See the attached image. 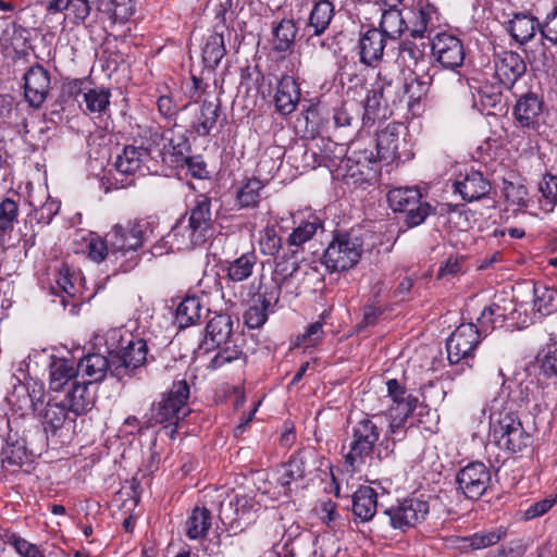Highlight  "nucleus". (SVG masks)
Returning <instances> with one entry per match:
<instances>
[{"instance_id": "nucleus-1", "label": "nucleus", "mask_w": 557, "mask_h": 557, "mask_svg": "<svg viewBox=\"0 0 557 557\" xmlns=\"http://www.w3.org/2000/svg\"><path fill=\"white\" fill-rule=\"evenodd\" d=\"M211 198L198 195L166 235L175 251H189L203 246L213 235L214 219Z\"/></svg>"}, {"instance_id": "nucleus-2", "label": "nucleus", "mask_w": 557, "mask_h": 557, "mask_svg": "<svg viewBox=\"0 0 557 557\" xmlns=\"http://www.w3.org/2000/svg\"><path fill=\"white\" fill-rule=\"evenodd\" d=\"M384 416H366L351 428L349 451L345 456V467L351 472L359 471L374 453L377 455L379 440L383 433Z\"/></svg>"}, {"instance_id": "nucleus-3", "label": "nucleus", "mask_w": 557, "mask_h": 557, "mask_svg": "<svg viewBox=\"0 0 557 557\" xmlns=\"http://www.w3.org/2000/svg\"><path fill=\"white\" fill-rule=\"evenodd\" d=\"M113 363L112 376L122 380L131 376L133 372L147 361L148 346L144 338L121 330H113L109 334L108 342Z\"/></svg>"}, {"instance_id": "nucleus-4", "label": "nucleus", "mask_w": 557, "mask_h": 557, "mask_svg": "<svg viewBox=\"0 0 557 557\" xmlns=\"http://www.w3.org/2000/svg\"><path fill=\"white\" fill-rule=\"evenodd\" d=\"M363 240L352 232H337L327 245L322 262L330 272L352 269L361 259Z\"/></svg>"}, {"instance_id": "nucleus-5", "label": "nucleus", "mask_w": 557, "mask_h": 557, "mask_svg": "<svg viewBox=\"0 0 557 557\" xmlns=\"http://www.w3.org/2000/svg\"><path fill=\"white\" fill-rule=\"evenodd\" d=\"M189 394V385L185 380L174 382L171 389L162 396V399L151 406L150 418L146 421L145 428L148 429L164 423L177 425L178 421L188 413L186 405Z\"/></svg>"}, {"instance_id": "nucleus-6", "label": "nucleus", "mask_w": 557, "mask_h": 557, "mask_svg": "<svg viewBox=\"0 0 557 557\" xmlns=\"http://www.w3.org/2000/svg\"><path fill=\"white\" fill-rule=\"evenodd\" d=\"M387 201L395 212L405 214L404 222L408 227H414L425 221L434 209L422 201V195L414 187H398L388 191Z\"/></svg>"}, {"instance_id": "nucleus-7", "label": "nucleus", "mask_w": 557, "mask_h": 557, "mask_svg": "<svg viewBox=\"0 0 557 557\" xmlns=\"http://www.w3.org/2000/svg\"><path fill=\"white\" fill-rule=\"evenodd\" d=\"M260 505L248 495H227L220 504L222 524L235 534L243 532L256 519Z\"/></svg>"}, {"instance_id": "nucleus-8", "label": "nucleus", "mask_w": 557, "mask_h": 557, "mask_svg": "<svg viewBox=\"0 0 557 557\" xmlns=\"http://www.w3.org/2000/svg\"><path fill=\"white\" fill-rule=\"evenodd\" d=\"M491 420L496 423L494 434L500 447L511 453H518L531 444L530 434L524 431L515 413L508 412L502 416L494 411L491 414Z\"/></svg>"}, {"instance_id": "nucleus-9", "label": "nucleus", "mask_w": 557, "mask_h": 557, "mask_svg": "<svg viewBox=\"0 0 557 557\" xmlns=\"http://www.w3.org/2000/svg\"><path fill=\"white\" fill-rule=\"evenodd\" d=\"M284 533L280 543L275 545V549L281 557H314L315 537L309 531H305L301 527L293 522L287 528L282 524Z\"/></svg>"}, {"instance_id": "nucleus-10", "label": "nucleus", "mask_w": 557, "mask_h": 557, "mask_svg": "<svg viewBox=\"0 0 557 557\" xmlns=\"http://www.w3.org/2000/svg\"><path fill=\"white\" fill-rule=\"evenodd\" d=\"M416 404L417 399H410L408 403H401L400 408L389 409L388 429L377 447V458L380 460L391 457L394 454L396 443L405 437L406 423Z\"/></svg>"}, {"instance_id": "nucleus-11", "label": "nucleus", "mask_w": 557, "mask_h": 557, "mask_svg": "<svg viewBox=\"0 0 557 557\" xmlns=\"http://www.w3.org/2000/svg\"><path fill=\"white\" fill-rule=\"evenodd\" d=\"M114 165L117 173L126 176L158 172V161L151 156V150L141 146H125L116 156Z\"/></svg>"}, {"instance_id": "nucleus-12", "label": "nucleus", "mask_w": 557, "mask_h": 557, "mask_svg": "<svg viewBox=\"0 0 557 557\" xmlns=\"http://www.w3.org/2000/svg\"><path fill=\"white\" fill-rule=\"evenodd\" d=\"M481 342L474 323L460 324L447 338L446 350L450 364H457L465 361L469 364V359L473 357V351Z\"/></svg>"}, {"instance_id": "nucleus-13", "label": "nucleus", "mask_w": 557, "mask_h": 557, "mask_svg": "<svg viewBox=\"0 0 557 557\" xmlns=\"http://www.w3.org/2000/svg\"><path fill=\"white\" fill-rule=\"evenodd\" d=\"M430 506L424 499L408 497L387 508L385 515L394 529L407 530L423 521L429 513Z\"/></svg>"}, {"instance_id": "nucleus-14", "label": "nucleus", "mask_w": 557, "mask_h": 557, "mask_svg": "<svg viewBox=\"0 0 557 557\" xmlns=\"http://www.w3.org/2000/svg\"><path fill=\"white\" fill-rule=\"evenodd\" d=\"M148 227L149 224L145 221H127L125 224H115L107 234L110 249L121 252L137 250L143 246Z\"/></svg>"}, {"instance_id": "nucleus-15", "label": "nucleus", "mask_w": 557, "mask_h": 557, "mask_svg": "<svg viewBox=\"0 0 557 557\" xmlns=\"http://www.w3.org/2000/svg\"><path fill=\"white\" fill-rule=\"evenodd\" d=\"M456 482L467 498L478 500L487 491L491 471L483 462L474 461L459 470Z\"/></svg>"}, {"instance_id": "nucleus-16", "label": "nucleus", "mask_w": 557, "mask_h": 557, "mask_svg": "<svg viewBox=\"0 0 557 557\" xmlns=\"http://www.w3.org/2000/svg\"><path fill=\"white\" fill-rule=\"evenodd\" d=\"M24 97L33 108H40L50 90V74L40 64L30 66L23 76Z\"/></svg>"}, {"instance_id": "nucleus-17", "label": "nucleus", "mask_w": 557, "mask_h": 557, "mask_svg": "<svg viewBox=\"0 0 557 557\" xmlns=\"http://www.w3.org/2000/svg\"><path fill=\"white\" fill-rule=\"evenodd\" d=\"M361 26L358 40L359 60L367 66H375L383 58L387 38L376 27Z\"/></svg>"}, {"instance_id": "nucleus-18", "label": "nucleus", "mask_w": 557, "mask_h": 557, "mask_svg": "<svg viewBox=\"0 0 557 557\" xmlns=\"http://www.w3.org/2000/svg\"><path fill=\"white\" fill-rule=\"evenodd\" d=\"M433 54L445 69H457L463 64L465 49L457 37L449 34H438L432 44Z\"/></svg>"}, {"instance_id": "nucleus-19", "label": "nucleus", "mask_w": 557, "mask_h": 557, "mask_svg": "<svg viewBox=\"0 0 557 557\" xmlns=\"http://www.w3.org/2000/svg\"><path fill=\"white\" fill-rule=\"evenodd\" d=\"M401 125L388 124L376 136L377 158L386 163L400 160L405 156L406 141L400 137Z\"/></svg>"}, {"instance_id": "nucleus-20", "label": "nucleus", "mask_w": 557, "mask_h": 557, "mask_svg": "<svg viewBox=\"0 0 557 557\" xmlns=\"http://www.w3.org/2000/svg\"><path fill=\"white\" fill-rule=\"evenodd\" d=\"M375 86L379 90V98L383 99L388 110L391 106L401 102L403 94H408L410 101L418 100L421 94H425L428 89L425 84L418 79L410 84H403L400 81H381Z\"/></svg>"}, {"instance_id": "nucleus-21", "label": "nucleus", "mask_w": 557, "mask_h": 557, "mask_svg": "<svg viewBox=\"0 0 557 557\" xmlns=\"http://www.w3.org/2000/svg\"><path fill=\"white\" fill-rule=\"evenodd\" d=\"M491 188V183L483 173L473 169L460 173L454 182L455 191L468 202L486 197Z\"/></svg>"}, {"instance_id": "nucleus-22", "label": "nucleus", "mask_w": 557, "mask_h": 557, "mask_svg": "<svg viewBox=\"0 0 557 557\" xmlns=\"http://www.w3.org/2000/svg\"><path fill=\"white\" fill-rule=\"evenodd\" d=\"M543 100L534 92L521 96L513 108V116L521 127L539 131L543 122Z\"/></svg>"}, {"instance_id": "nucleus-23", "label": "nucleus", "mask_w": 557, "mask_h": 557, "mask_svg": "<svg viewBox=\"0 0 557 557\" xmlns=\"http://www.w3.org/2000/svg\"><path fill=\"white\" fill-rule=\"evenodd\" d=\"M170 131H165L162 133L161 137L165 141L163 144V154H170L172 157L171 162L180 163L185 162L191 175L197 178H202L206 174V164L203 161L187 157L186 152L188 151V141L185 137H178L177 141L174 140L173 137L169 136Z\"/></svg>"}, {"instance_id": "nucleus-24", "label": "nucleus", "mask_w": 557, "mask_h": 557, "mask_svg": "<svg viewBox=\"0 0 557 557\" xmlns=\"http://www.w3.org/2000/svg\"><path fill=\"white\" fill-rule=\"evenodd\" d=\"M60 398L73 413L72 421H75L76 417L84 414L91 410L95 396L89 391V385L81 380L74 381L60 393Z\"/></svg>"}, {"instance_id": "nucleus-25", "label": "nucleus", "mask_w": 557, "mask_h": 557, "mask_svg": "<svg viewBox=\"0 0 557 557\" xmlns=\"http://www.w3.org/2000/svg\"><path fill=\"white\" fill-rule=\"evenodd\" d=\"M527 65L523 59L513 51H504L495 61V79L510 89L515 83L525 73Z\"/></svg>"}, {"instance_id": "nucleus-26", "label": "nucleus", "mask_w": 557, "mask_h": 557, "mask_svg": "<svg viewBox=\"0 0 557 557\" xmlns=\"http://www.w3.org/2000/svg\"><path fill=\"white\" fill-rule=\"evenodd\" d=\"M101 0H48L46 10L49 13L66 12L65 17L73 25H85L91 14V3H99Z\"/></svg>"}, {"instance_id": "nucleus-27", "label": "nucleus", "mask_w": 557, "mask_h": 557, "mask_svg": "<svg viewBox=\"0 0 557 557\" xmlns=\"http://www.w3.org/2000/svg\"><path fill=\"white\" fill-rule=\"evenodd\" d=\"M111 351L109 357L100 354H89L82 358L77 363L78 377L82 376L83 382L91 385L101 382L108 373L112 375Z\"/></svg>"}, {"instance_id": "nucleus-28", "label": "nucleus", "mask_w": 557, "mask_h": 557, "mask_svg": "<svg viewBox=\"0 0 557 557\" xmlns=\"http://www.w3.org/2000/svg\"><path fill=\"white\" fill-rule=\"evenodd\" d=\"M306 454L298 451L294 454L289 460L282 465L281 469L276 472V484L280 490L276 492L277 496H288L292 492V484L305 476L306 471Z\"/></svg>"}, {"instance_id": "nucleus-29", "label": "nucleus", "mask_w": 557, "mask_h": 557, "mask_svg": "<svg viewBox=\"0 0 557 557\" xmlns=\"http://www.w3.org/2000/svg\"><path fill=\"white\" fill-rule=\"evenodd\" d=\"M50 391L60 394L74 381L79 380L76 363L72 359L53 358L50 362Z\"/></svg>"}, {"instance_id": "nucleus-30", "label": "nucleus", "mask_w": 557, "mask_h": 557, "mask_svg": "<svg viewBox=\"0 0 557 557\" xmlns=\"http://www.w3.org/2000/svg\"><path fill=\"white\" fill-rule=\"evenodd\" d=\"M300 100V89L295 78L289 75L283 76L276 87L274 104L282 115L293 113Z\"/></svg>"}, {"instance_id": "nucleus-31", "label": "nucleus", "mask_w": 557, "mask_h": 557, "mask_svg": "<svg viewBox=\"0 0 557 557\" xmlns=\"http://www.w3.org/2000/svg\"><path fill=\"white\" fill-rule=\"evenodd\" d=\"M343 162L351 177L367 180L372 172H375L374 165L376 163V159L374 158L373 152L368 151L367 149L359 151L354 150Z\"/></svg>"}, {"instance_id": "nucleus-32", "label": "nucleus", "mask_w": 557, "mask_h": 557, "mask_svg": "<svg viewBox=\"0 0 557 557\" xmlns=\"http://www.w3.org/2000/svg\"><path fill=\"white\" fill-rule=\"evenodd\" d=\"M236 336L233 333V320L226 313H215L207 323L206 326V342L211 343L218 347L227 339Z\"/></svg>"}, {"instance_id": "nucleus-33", "label": "nucleus", "mask_w": 557, "mask_h": 557, "mask_svg": "<svg viewBox=\"0 0 557 557\" xmlns=\"http://www.w3.org/2000/svg\"><path fill=\"white\" fill-rule=\"evenodd\" d=\"M377 494L370 486H361L352 497V512L361 521H369L373 518L377 507Z\"/></svg>"}, {"instance_id": "nucleus-34", "label": "nucleus", "mask_w": 557, "mask_h": 557, "mask_svg": "<svg viewBox=\"0 0 557 557\" xmlns=\"http://www.w3.org/2000/svg\"><path fill=\"white\" fill-rule=\"evenodd\" d=\"M376 12L381 13V21L377 29L382 32L387 39H398L405 30H408V24L397 9L384 10L382 7L376 8Z\"/></svg>"}, {"instance_id": "nucleus-35", "label": "nucleus", "mask_w": 557, "mask_h": 557, "mask_svg": "<svg viewBox=\"0 0 557 557\" xmlns=\"http://www.w3.org/2000/svg\"><path fill=\"white\" fill-rule=\"evenodd\" d=\"M220 113V104L203 101L195 111L191 128L198 136H207L215 126Z\"/></svg>"}, {"instance_id": "nucleus-36", "label": "nucleus", "mask_w": 557, "mask_h": 557, "mask_svg": "<svg viewBox=\"0 0 557 557\" xmlns=\"http://www.w3.org/2000/svg\"><path fill=\"white\" fill-rule=\"evenodd\" d=\"M78 281V275L72 271L70 265L65 262H61L54 270V282L55 286H52V292L63 293L61 297V302L65 307L66 306V299L65 296L69 298H74L77 293L76 282Z\"/></svg>"}, {"instance_id": "nucleus-37", "label": "nucleus", "mask_w": 557, "mask_h": 557, "mask_svg": "<svg viewBox=\"0 0 557 557\" xmlns=\"http://www.w3.org/2000/svg\"><path fill=\"white\" fill-rule=\"evenodd\" d=\"M58 398L60 396L57 395L53 400L48 401L41 414L45 430L50 429L53 433L61 429L66 420L72 421L73 419L70 417L72 412L67 406L61 399L58 400Z\"/></svg>"}, {"instance_id": "nucleus-38", "label": "nucleus", "mask_w": 557, "mask_h": 557, "mask_svg": "<svg viewBox=\"0 0 557 557\" xmlns=\"http://www.w3.org/2000/svg\"><path fill=\"white\" fill-rule=\"evenodd\" d=\"M334 16V5L329 0H320L312 8L305 32L312 30L315 35H322L329 27Z\"/></svg>"}, {"instance_id": "nucleus-39", "label": "nucleus", "mask_w": 557, "mask_h": 557, "mask_svg": "<svg viewBox=\"0 0 557 557\" xmlns=\"http://www.w3.org/2000/svg\"><path fill=\"white\" fill-rule=\"evenodd\" d=\"M512 38L523 45L531 40L537 30H541L539 21L527 14H516L509 22Z\"/></svg>"}, {"instance_id": "nucleus-40", "label": "nucleus", "mask_w": 557, "mask_h": 557, "mask_svg": "<svg viewBox=\"0 0 557 557\" xmlns=\"http://www.w3.org/2000/svg\"><path fill=\"white\" fill-rule=\"evenodd\" d=\"M201 302L197 296H186L177 306L175 321L181 329L197 323L201 318Z\"/></svg>"}, {"instance_id": "nucleus-41", "label": "nucleus", "mask_w": 557, "mask_h": 557, "mask_svg": "<svg viewBox=\"0 0 557 557\" xmlns=\"http://www.w3.org/2000/svg\"><path fill=\"white\" fill-rule=\"evenodd\" d=\"M257 264V256L247 252L227 263L226 276L231 282L239 283L248 280Z\"/></svg>"}, {"instance_id": "nucleus-42", "label": "nucleus", "mask_w": 557, "mask_h": 557, "mask_svg": "<svg viewBox=\"0 0 557 557\" xmlns=\"http://www.w3.org/2000/svg\"><path fill=\"white\" fill-rule=\"evenodd\" d=\"M244 338L242 335H236L227 342L222 343L219 352L212 358L210 364L213 369L223 367L226 363L246 358L243 351Z\"/></svg>"}, {"instance_id": "nucleus-43", "label": "nucleus", "mask_w": 557, "mask_h": 557, "mask_svg": "<svg viewBox=\"0 0 557 557\" xmlns=\"http://www.w3.org/2000/svg\"><path fill=\"white\" fill-rule=\"evenodd\" d=\"M297 26L293 20L283 18L273 27V49L277 52L288 51L295 42Z\"/></svg>"}, {"instance_id": "nucleus-44", "label": "nucleus", "mask_w": 557, "mask_h": 557, "mask_svg": "<svg viewBox=\"0 0 557 557\" xmlns=\"http://www.w3.org/2000/svg\"><path fill=\"white\" fill-rule=\"evenodd\" d=\"M505 321V310L496 304L485 307L480 317L476 319L478 334L480 337L487 336L497 324H503Z\"/></svg>"}, {"instance_id": "nucleus-45", "label": "nucleus", "mask_w": 557, "mask_h": 557, "mask_svg": "<svg viewBox=\"0 0 557 557\" xmlns=\"http://www.w3.org/2000/svg\"><path fill=\"white\" fill-rule=\"evenodd\" d=\"M211 527V513L205 507H196L186 521V535L197 540L207 534Z\"/></svg>"}, {"instance_id": "nucleus-46", "label": "nucleus", "mask_w": 557, "mask_h": 557, "mask_svg": "<svg viewBox=\"0 0 557 557\" xmlns=\"http://www.w3.org/2000/svg\"><path fill=\"white\" fill-rule=\"evenodd\" d=\"M226 54L224 38L221 34L210 35L202 49V60L207 67L215 69Z\"/></svg>"}, {"instance_id": "nucleus-47", "label": "nucleus", "mask_w": 557, "mask_h": 557, "mask_svg": "<svg viewBox=\"0 0 557 557\" xmlns=\"http://www.w3.org/2000/svg\"><path fill=\"white\" fill-rule=\"evenodd\" d=\"M533 309L541 315H549L557 311V290L547 286H534Z\"/></svg>"}, {"instance_id": "nucleus-48", "label": "nucleus", "mask_w": 557, "mask_h": 557, "mask_svg": "<svg viewBox=\"0 0 557 557\" xmlns=\"http://www.w3.org/2000/svg\"><path fill=\"white\" fill-rule=\"evenodd\" d=\"M263 183L256 178H248L245 184L237 190L236 201L240 208H255L261 199V190Z\"/></svg>"}, {"instance_id": "nucleus-49", "label": "nucleus", "mask_w": 557, "mask_h": 557, "mask_svg": "<svg viewBox=\"0 0 557 557\" xmlns=\"http://www.w3.org/2000/svg\"><path fill=\"white\" fill-rule=\"evenodd\" d=\"M322 227V222L317 216H310L309 220L302 221L287 238V244L290 247L299 248L302 244L310 240L319 228Z\"/></svg>"}, {"instance_id": "nucleus-50", "label": "nucleus", "mask_w": 557, "mask_h": 557, "mask_svg": "<svg viewBox=\"0 0 557 557\" xmlns=\"http://www.w3.org/2000/svg\"><path fill=\"white\" fill-rule=\"evenodd\" d=\"M435 12L434 7L430 4L420 5L418 11L413 13V17L409 20L408 30L413 38H423L428 32L432 14Z\"/></svg>"}, {"instance_id": "nucleus-51", "label": "nucleus", "mask_w": 557, "mask_h": 557, "mask_svg": "<svg viewBox=\"0 0 557 557\" xmlns=\"http://www.w3.org/2000/svg\"><path fill=\"white\" fill-rule=\"evenodd\" d=\"M2 462L21 467L27 458L26 446L23 440H13L11 436L5 442L1 451Z\"/></svg>"}, {"instance_id": "nucleus-52", "label": "nucleus", "mask_w": 557, "mask_h": 557, "mask_svg": "<svg viewBox=\"0 0 557 557\" xmlns=\"http://www.w3.org/2000/svg\"><path fill=\"white\" fill-rule=\"evenodd\" d=\"M391 111L387 109L383 99L379 98V90L374 85L371 90L368 91L364 102V116L369 121H375L379 119H385Z\"/></svg>"}, {"instance_id": "nucleus-53", "label": "nucleus", "mask_w": 557, "mask_h": 557, "mask_svg": "<svg viewBox=\"0 0 557 557\" xmlns=\"http://www.w3.org/2000/svg\"><path fill=\"white\" fill-rule=\"evenodd\" d=\"M18 216V205L11 198H4L0 202V238L10 233Z\"/></svg>"}, {"instance_id": "nucleus-54", "label": "nucleus", "mask_w": 557, "mask_h": 557, "mask_svg": "<svg viewBox=\"0 0 557 557\" xmlns=\"http://www.w3.org/2000/svg\"><path fill=\"white\" fill-rule=\"evenodd\" d=\"M110 91L104 88H94L83 94L86 109L90 113H103L110 104Z\"/></svg>"}, {"instance_id": "nucleus-55", "label": "nucleus", "mask_w": 557, "mask_h": 557, "mask_svg": "<svg viewBox=\"0 0 557 557\" xmlns=\"http://www.w3.org/2000/svg\"><path fill=\"white\" fill-rule=\"evenodd\" d=\"M504 84L498 79L484 82L480 85L478 94L484 108H495L502 102Z\"/></svg>"}, {"instance_id": "nucleus-56", "label": "nucleus", "mask_w": 557, "mask_h": 557, "mask_svg": "<svg viewBox=\"0 0 557 557\" xmlns=\"http://www.w3.org/2000/svg\"><path fill=\"white\" fill-rule=\"evenodd\" d=\"M424 59V49L411 40H405L399 45L398 60L406 66L418 65Z\"/></svg>"}, {"instance_id": "nucleus-57", "label": "nucleus", "mask_w": 557, "mask_h": 557, "mask_svg": "<svg viewBox=\"0 0 557 557\" xmlns=\"http://www.w3.org/2000/svg\"><path fill=\"white\" fill-rule=\"evenodd\" d=\"M4 543L14 547L22 557H41L44 554L35 545L13 532H7L3 537Z\"/></svg>"}, {"instance_id": "nucleus-58", "label": "nucleus", "mask_w": 557, "mask_h": 557, "mask_svg": "<svg viewBox=\"0 0 557 557\" xmlns=\"http://www.w3.org/2000/svg\"><path fill=\"white\" fill-rule=\"evenodd\" d=\"M504 534L502 531H481L466 537L465 541L472 549H482L497 544Z\"/></svg>"}, {"instance_id": "nucleus-59", "label": "nucleus", "mask_w": 557, "mask_h": 557, "mask_svg": "<svg viewBox=\"0 0 557 557\" xmlns=\"http://www.w3.org/2000/svg\"><path fill=\"white\" fill-rule=\"evenodd\" d=\"M541 373L546 377L557 376V347L548 346L537 356Z\"/></svg>"}, {"instance_id": "nucleus-60", "label": "nucleus", "mask_w": 557, "mask_h": 557, "mask_svg": "<svg viewBox=\"0 0 557 557\" xmlns=\"http://www.w3.org/2000/svg\"><path fill=\"white\" fill-rule=\"evenodd\" d=\"M297 250H292L290 257H282L276 261L274 269V277H277V281L284 282L288 277H292L299 269L298 261L295 257Z\"/></svg>"}, {"instance_id": "nucleus-61", "label": "nucleus", "mask_w": 557, "mask_h": 557, "mask_svg": "<svg viewBox=\"0 0 557 557\" xmlns=\"http://www.w3.org/2000/svg\"><path fill=\"white\" fill-rule=\"evenodd\" d=\"M261 251L264 255L275 256L282 247V238L276 234L273 227H265L260 238Z\"/></svg>"}, {"instance_id": "nucleus-62", "label": "nucleus", "mask_w": 557, "mask_h": 557, "mask_svg": "<svg viewBox=\"0 0 557 557\" xmlns=\"http://www.w3.org/2000/svg\"><path fill=\"white\" fill-rule=\"evenodd\" d=\"M268 310L263 304L250 306L244 314L245 324L249 329L261 327L268 320Z\"/></svg>"}, {"instance_id": "nucleus-63", "label": "nucleus", "mask_w": 557, "mask_h": 557, "mask_svg": "<svg viewBox=\"0 0 557 557\" xmlns=\"http://www.w3.org/2000/svg\"><path fill=\"white\" fill-rule=\"evenodd\" d=\"M323 334V323L321 321H317L308 325L306 331L297 336L296 344L304 345L306 347H313L322 339Z\"/></svg>"}, {"instance_id": "nucleus-64", "label": "nucleus", "mask_w": 557, "mask_h": 557, "mask_svg": "<svg viewBox=\"0 0 557 557\" xmlns=\"http://www.w3.org/2000/svg\"><path fill=\"white\" fill-rule=\"evenodd\" d=\"M60 210V202L50 197L35 210V219L38 223L49 224Z\"/></svg>"}]
</instances>
